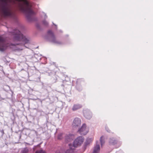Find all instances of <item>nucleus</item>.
<instances>
[{
    "instance_id": "f257e3e1",
    "label": "nucleus",
    "mask_w": 153,
    "mask_h": 153,
    "mask_svg": "<svg viewBox=\"0 0 153 153\" xmlns=\"http://www.w3.org/2000/svg\"><path fill=\"white\" fill-rule=\"evenodd\" d=\"M1 2L2 12L5 16H11L13 10L16 9L25 14L27 16L35 14L32 3L28 0H0Z\"/></svg>"
},
{
    "instance_id": "f03ea898",
    "label": "nucleus",
    "mask_w": 153,
    "mask_h": 153,
    "mask_svg": "<svg viewBox=\"0 0 153 153\" xmlns=\"http://www.w3.org/2000/svg\"><path fill=\"white\" fill-rule=\"evenodd\" d=\"M13 39L15 44L13 45L15 46V50L20 51L23 50L24 47V44L29 43V38L24 36L18 30L14 31Z\"/></svg>"
},
{
    "instance_id": "7ed1b4c3",
    "label": "nucleus",
    "mask_w": 153,
    "mask_h": 153,
    "mask_svg": "<svg viewBox=\"0 0 153 153\" xmlns=\"http://www.w3.org/2000/svg\"><path fill=\"white\" fill-rule=\"evenodd\" d=\"M83 141V139L81 137H79L76 138L74 141L73 145L71 144H68L69 149L66 152V153L72 152L75 149V148L80 146Z\"/></svg>"
},
{
    "instance_id": "20e7f679",
    "label": "nucleus",
    "mask_w": 153,
    "mask_h": 153,
    "mask_svg": "<svg viewBox=\"0 0 153 153\" xmlns=\"http://www.w3.org/2000/svg\"><path fill=\"white\" fill-rule=\"evenodd\" d=\"M78 131L80 134L85 135L87 134L88 131V129L86 127L85 124H84L79 130Z\"/></svg>"
},
{
    "instance_id": "39448f33",
    "label": "nucleus",
    "mask_w": 153,
    "mask_h": 153,
    "mask_svg": "<svg viewBox=\"0 0 153 153\" xmlns=\"http://www.w3.org/2000/svg\"><path fill=\"white\" fill-rule=\"evenodd\" d=\"M7 46L4 42V39L0 36V51H4L6 49Z\"/></svg>"
},
{
    "instance_id": "423d86ee",
    "label": "nucleus",
    "mask_w": 153,
    "mask_h": 153,
    "mask_svg": "<svg viewBox=\"0 0 153 153\" xmlns=\"http://www.w3.org/2000/svg\"><path fill=\"white\" fill-rule=\"evenodd\" d=\"M81 124V120L78 118H76L73 120L72 125L73 127H76L80 126Z\"/></svg>"
},
{
    "instance_id": "0eeeda50",
    "label": "nucleus",
    "mask_w": 153,
    "mask_h": 153,
    "mask_svg": "<svg viewBox=\"0 0 153 153\" xmlns=\"http://www.w3.org/2000/svg\"><path fill=\"white\" fill-rule=\"evenodd\" d=\"M74 138V135L72 134H70L66 136L65 140L67 141L70 142Z\"/></svg>"
},
{
    "instance_id": "6e6552de",
    "label": "nucleus",
    "mask_w": 153,
    "mask_h": 153,
    "mask_svg": "<svg viewBox=\"0 0 153 153\" xmlns=\"http://www.w3.org/2000/svg\"><path fill=\"white\" fill-rule=\"evenodd\" d=\"M84 116L87 119H90L91 117V114L89 111H85L84 112Z\"/></svg>"
},
{
    "instance_id": "1a4fd4ad",
    "label": "nucleus",
    "mask_w": 153,
    "mask_h": 153,
    "mask_svg": "<svg viewBox=\"0 0 153 153\" xmlns=\"http://www.w3.org/2000/svg\"><path fill=\"white\" fill-rule=\"evenodd\" d=\"M100 151V146L99 144H96V146L94 147L93 153H98Z\"/></svg>"
},
{
    "instance_id": "9d476101",
    "label": "nucleus",
    "mask_w": 153,
    "mask_h": 153,
    "mask_svg": "<svg viewBox=\"0 0 153 153\" xmlns=\"http://www.w3.org/2000/svg\"><path fill=\"white\" fill-rule=\"evenodd\" d=\"M82 107V105H75L74 106L72 109L73 111H75Z\"/></svg>"
},
{
    "instance_id": "9b49d317",
    "label": "nucleus",
    "mask_w": 153,
    "mask_h": 153,
    "mask_svg": "<svg viewBox=\"0 0 153 153\" xmlns=\"http://www.w3.org/2000/svg\"><path fill=\"white\" fill-rule=\"evenodd\" d=\"M100 141L101 143V145L102 146L104 144V137H101L100 138Z\"/></svg>"
},
{
    "instance_id": "f8f14e48",
    "label": "nucleus",
    "mask_w": 153,
    "mask_h": 153,
    "mask_svg": "<svg viewBox=\"0 0 153 153\" xmlns=\"http://www.w3.org/2000/svg\"><path fill=\"white\" fill-rule=\"evenodd\" d=\"M28 152V149L27 148H25L23 149L22 151V153H27Z\"/></svg>"
},
{
    "instance_id": "ddd939ff",
    "label": "nucleus",
    "mask_w": 153,
    "mask_h": 153,
    "mask_svg": "<svg viewBox=\"0 0 153 153\" xmlns=\"http://www.w3.org/2000/svg\"><path fill=\"white\" fill-rule=\"evenodd\" d=\"M42 17H43L44 18H47L46 14L42 12L40 13Z\"/></svg>"
},
{
    "instance_id": "4468645a",
    "label": "nucleus",
    "mask_w": 153,
    "mask_h": 153,
    "mask_svg": "<svg viewBox=\"0 0 153 153\" xmlns=\"http://www.w3.org/2000/svg\"><path fill=\"white\" fill-rule=\"evenodd\" d=\"M36 153H46L44 151L42 150H40L39 151H37L36 152Z\"/></svg>"
},
{
    "instance_id": "2eb2a0df",
    "label": "nucleus",
    "mask_w": 153,
    "mask_h": 153,
    "mask_svg": "<svg viewBox=\"0 0 153 153\" xmlns=\"http://www.w3.org/2000/svg\"><path fill=\"white\" fill-rule=\"evenodd\" d=\"M48 34H49V35H51V36H52V38H54L53 36V34L52 33V32L51 31H49L48 32Z\"/></svg>"
},
{
    "instance_id": "dca6fc26",
    "label": "nucleus",
    "mask_w": 153,
    "mask_h": 153,
    "mask_svg": "<svg viewBox=\"0 0 153 153\" xmlns=\"http://www.w3.org/2000/svg\"><path fill=\"white\" fill-rule=\"evenodd\" d=\"M43 23L45 25H47L48 24V23L46 21H43Z\"/></svg>"
},
{
    "instance_id": "f3484780",
    "label": "nucleus",
    "mask_w": 153,
    "mask_h": 153,
    "mask_svg": "<svg viewBox=\"0 0 153 153\" xmlns=\"http://www.w3.org/2000/svg\"><path fill=\"white\" fill-rule=\"evenodd\" d=\"M58 138H59V139H61V137H60L59 136L58 137Z\"/></svg>"
},
{
    "instance_id": "a211bd4d",
    "label": "nucleus",
    "mask_w": 153,
    "mask_h": 153,
    "mask_svg": "<svg viewBox=\"0 0 153 153\" xmlns=\"http://www.w3.org/2000/svg\"><path fill=\"white\" fill-rule=\"evenodd\" d=\"M53 42H56L55 41H53Z\"/></svg>"
}]
</instances>
